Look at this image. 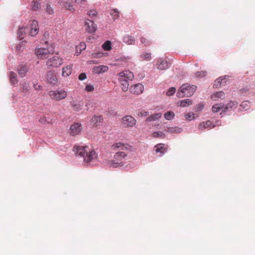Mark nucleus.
I'll list each match as a JSON object with an SVG mask.
<instances>
[{
	"instance_id": "f704fd0d",
	"label": "nucleus",
	"mask_w": 255,
	"mask_h": 255,
	"mask_svg": "<svg viewBox=\"0 0 255 255\" xmlns=\"http://www.w3.org/2000/svg\"><path fill=\"white\" fill-rule=\"evenodd\" d=\"M110 14L114 20L118 19L120 16V12L117 9H112Z\"/></svg>"
},
{
	"instance_id": "6e6552de",
	"label": "nucleus",
	"mask_w": 255,
	"mask_h": 255,
	"mask_svg": "<svg viewBox=\"0 0 255 255\" xmlns=\"http://www.w3.org/2000/svg\"><path fill=\"white\" fill-rule=\"evenodd\" d=\"M121 122L124 127L130 128L135 125L136 121L133 117L126 115L122 118Z\"/></svg>"
},
{
	"instance_id": "c756f323",
	"label": "nucleus",
	"mask_w": 255,
	"mask_h": 255,
	"mask_svg": "<svg viewBox=\"0 0 255 255\" xmlns=\"http://www.w3.org/2000/svg\"><path fill=\"white\" fill-rule=\"evenodd\" d=\"M224 104H217L214 105L212 108V111L214 113H217L219 112L220 110H224Z\"/></svg>"
},
{
	"instance_id": "2f4dec72",
	"label": "nucleus",
	"mask_w": 255,
	"mask_h": 255,
	"mask_svg": "<svg viewBox=\"0 0 255 255\" xmlns=\"http://www.w3.org/2000/svg\"><path fill=\"white\" fill-rule=\"evenodd\" d=\"M226 77L227 76H225L224 77H221L217 79L215 81V85L216 87L221 86L222 84H224L226 83Z\"/></svg>"
},
{
	"instance_id": "f257e3e1",
	"label": "nucleus",
	"mask_w": 255,
	"mask_h": 255,
	"mask_svg": "<svg viewBox=\"0 0 255 255\" xmlns=\"http://www.w3.org/2000/svg\"><path fill=\"white\" fill-rule=\"evenodd\" d=\"M112 149L113 150L118 151L114 155V159L109 161V165L111 167L114 168H116L119 166H123V163L122 162V160L124 159L127 156V154L125 151L131 150V146L127 143H124L120 142L113 144L112 146Z\"/></svg>"
},
{
	"instance_id": "37998d69",
	"label": "nucleus",
	"mask_w": 255,
	"mask_h": 255,
	"mask_svg": "<svg viewBox=\"0 0 255 255\" xmlns=\"http://www.w3.org/2000/svg\"><path fill=\"white\" fill-rule=\"evenodd\" d=\"M206 74H207V72L206 71H201L197 72L195 73V76L196 77L203 78V77H205L206 75Z\"/></svg>"
},
{
	"instance_id": "58836bf2",
	"label": "nucleus",
	"mask_w": 255,
	"mask_h": 255,
	"mask_svg": "<svg viewBox=\"0 0 255 255\" xmlns=\"http://www.w3.org/2000/svg\"><path fill=\"white\" fill-rule=\"evenodd\" d=\"M141 42L145 46H148L151 45V41L147 38L144 37H141L140 38Z\"/></svg>"
},
{
	"instance_id": "1a4fd4ad",
	"label": "nucleus",
	"mask_w": 255,
	"mask_h": 255,
	"mask_svg": "<svg viewBox=\"0 0 255 255\" xmlns=\"http://www.w3.org/2000/svg\"><path fill=\"white\" fill-rule=\"evenodd\" d=\"M45 79L48 84L53 86L57 85L58 84V81L56 74L53 71H48L46 73Z\"/></svg>"
},
{
	"instance_id": "09e8293b",
	"label": "nucleus",
	"mask_w": 255,
	"mask_h": 255,
	"mask_svg": "<svg viewBox=\"0 0 255 255\" xmlns=\"http://www.w3.org/2000/svg\"><path fill=\"white\" fill-rule=\"evenodd\" d=\"M148 113L147 112H146L145 111H141L138 112L137 115L139 117H146L148 115Z\"/></svg>"
},
{
	"instance_id": "423d86ee",
	"label": "nucleus",
	"mask_w": 255,
	"mask_h": 255,
	"mask_svg": "<svg viewBox=\"0 0 255 255\" xmlns=\"http://www.w3.org/2000/svg\"><path fill=\"white\" fill-rule=\"evenodd\" d=\"M53 53V49L52 47L47 48H37L35 50V53L39 59H46L48 57L49 54Z\"/></svg>"
},
{
	"instance_id": "7c9ffc66",
	"label": "nucleus",
	"mask_w": 255,
	"mask_h": 255,
	"mask_svg": "<svg viewBox=\"0 0 255 255\" xmlns=\"http://www.w3.org/2000/svg\"><path fill=\"white\" fill-rule=\"evenodd\" d=\"M121 86L122 90L124 92H126L128 91V80H121Z\"/></svg>"
},
{
	"instance_id": "39448f33",
	"label": "nucleus",
	"mask_w": 255,
	"mask_h": 255,
	"mask_svg": "<svg viewBox=\"0 0 255 255\" xmlns=\"http://www.w3.org/2000/svg\"><path fill=\"white\" fill-rule=\"evenodd\" d=\"M49 97L53 100L59 101L64 99L67 95V92L63 90H51L48 92Z\"/></svg>"
},
{
	"instance_id": "bf43d9fd",
	"label": "nucleus",
	"mask_w": 255,
	"mask_h": 255,
	"mask_svg": "<svg viewBox=\"0 0 255 255\" xmlns=\"http://www.w3.org/2000/svg\"><path fill=\"white\" fill-rule=\"evenodd\" d=\"M77 55L79 54V52L78 53V52H77Z\"/></svg>"
},
{
	"instance_id": "c85d7f7f",
	"label": "nucleus",
	"mask_w": 255,
	"mask_h": 255,
	"mask_svg": "<svg viewBox=\"0 0 255 255\" xmlns=\"http://www.w3.org/2000/svg\"><path fill=\"white\" fill-rule=\"evenodd\" d=\"M9 80L11 84L14 85L17 84V75L16 74L13 72H10L9 73Z\"/></svg>"
},
{
	"instance_id": "c03bdc74",
	"label": "nucleus",
	"mask_w": 255,
	"mask_h": 255,
	"mask_svg": "<svg viewBox=\"0 0 255 255\" xmlns=\"http://www.w3.org/2000/svg\"><path fill=\"white\" fill-rule=\"evenodd\" d=\"M167 131L168 132H172V133H174V132H177V133H179L181 131V129L180 128H169L167 130Z\"/></svg>"
},
{
	"instance_id": "0eeeda50",
	"label": "nucleus",
	"mask_w": 255,
	"mask_h": 255,
	"mask_svg": "<svg viewBox=\"0 0 255 255\" xmlns=\"http://www.w3.org/2000/svg\"><path fill=\"white\" fill-rule=\"evenodd\" d=\"M63 63V59L59 56L55 55L49 58L46 62V65L48 67L54 68L59 67Z\"/></svg>"
},
{
	"instance_id": "a18cd8bd",
	"label": "nucleus",
	"mask_w": 255,
	"mask_h": 255,
	"mask_svg": "<svg viewBox=\"0 0 255 255\" xmlns=\"http://www.w3.org/2000/svg\"><path fill=\"white\" fill-rule=\"evenodd\" d=\"M86 45L85 43H81L79 45L76 46V49L78 50L79 49L80 52L79 53L81 52V51L86 49Z\"/></svg>"
},
{
	"instance_id": "a19ab883",
	"label": "nucleus",
	"mask_w": 255,
	"mask_h": 255,
	"mask_svg": "<svg viewBox=\"0 0 255 255\" xmlns=\"http://www.w3.org/2000/svg\"><path fill=\"white\" fill-rule=\"evenodd\" d=\"M184 117L187 120L189 121L195 119L194 114L192 113L185 114Z\"/></svg>"
},
{
	"instance_id": "cd10ccee",
	"label": "nucleus",
	"mask_w": 255,
	"mask_h": 255,
	"mask_svg": "<svg viewBox=\"0 0 255 255\" xmlns=\"http://www.w3.org/2000/svg\"><path fill=\"white\" fill-rule=\"evenodd\" d=\"M211 124V122L210 121H207L206 122L201 123L199 125V128L203 130L206 128H210Z\"/></svg>"
},
{
	"instance_id": "13d9d810",
	"label": "nucleus",
	"mask_w": 255,
	"mask_h": 255,
	"mask_svg": "<svg viewBox=\"0 0 255 255\" xmlns=\"http://www.w3.org/2000/svg\"><path fill=\"white\" fill-rule=\"evenodd\" d=\"M95 55H97V57H100L101 55V54L100 53H98V54H95ZM94 57H96V56H94Z\"/></svg>"
},
{
	"instance_id": "5fc2aeb1",
	"label": "nucleus",
	"mask_w": 255,
	"mask_h": 255,
	"mask_svg": "<svg viewBox=\"0 0 255 255\" xmlns=\"http://www.w3.org/2000/svg\"><path fill=\"white\" fill-rule=\"evenodd\" d=\"M86 0H75L76 3L78 4H82L83 2L86 1Z\"/></svg>"
},
{
	"instance_id": "6e6d98bb",
	"label": "nucleus",
	"mask_w": 255,
	"mask_h": 255,
	"mask_svg": "<svg viewBox=\"0 0 255 255\" xmlns=\"http://www.w3.org/2000/svg\"><path fill=\"white\" fill-rule=\"evenodd\" d=\"M203 107H204V105L202 104H200V105H199L198 106V109L200 110L203 108Z\"/></svg>"
},
{
	"instance_id": "f8f14e48",
	"label": "nucleus",
	"mask_w": 255,
	"mask_h": 255,
	"mask_svg": "<svg viewBox=\"0 0 255 255\" xmlns=\"http://www.w3.org/2000/svg\"><path fill=\"white\" fill-rule=\"evenodd\" d=\"M143 89V85L139 83L131 86L129 91L131 93L137 95L142 93Z\"/></svg>"
},
{
	"instance_id": "7ed1b4c3",
	"label": "nucleus",
	"mask_w": 255,
	"mask_h": 255,
	"mask_svg": "<svg viewBox=\"0 0 255 255\" xmlns=\"http://www.w3.org/2000/svg\"><path fill=\"white\" fill-rule=\"evenodd\" d=\"M29 26L19 28L17 32L18 37L20 40L24 38V35L26 33L31 36L36 35L39 31L38 22L36 20H32L29 22Z\"/></svg>"
},
{
	"instance_id": "9d476101",
	"label": "nucleus",
	"mask_w": 255,
	"mask_h": 255,
	"mask_svg": "<svg viewBox=\"0 0 255 255\" xmlns=\"http://www.w3.org/2000/svg\"><path fill=\"white\" fill-rule=\"evenodd\" d=\"M118 76L119 82H121V80L131 81L134 78L133 74L128 70H126L119 73L118 74Z\"/></svg>"
},
{
	"instance_id": "4d7b16f0",
	"label": "nucleus",
	"mask_w": 255,
	"mask_h": 255,
	"mask_svg": "<svg viewBox=\"0 0 255 255\" xmlns=\"http://www.w3.org/2000/svg\"><path fill=\"white\" fill-rule=\"evenodd\" d=\"M34 88L36 89V90H38V89H40L41 88V86H39V85H34Z\"/></svg>"
},
{
	"instance_id": "bb28decb",
	"label": "nucleus",
	"mask_w": 255,
	"mask_h": 255,
	"mask_svg": "<svg viewBox=\"0 0 255 255\" xmlns=\"http://www.w3.org/2000/svg\"><path fill=\"white\" fill-rule=\"evenodd\" d=\"M30 7L32 10H37L40 8V4L39 1L33 0L31 3Z\"/></svg>"
},
{
	"instance_id": "79ce46f5",
	"label": "nucleus",
	"mask_w": 255,
	"mask_h": 255,
	"mask_svg": "<svg viewBox=\"0 0 255 255\" xmlns=\"http://www.w3.org/2000/svg\"><path fill=\"white\" fill-rule=\"evenodd\" d=\"M152 135L154 137L163 138L165 136L164 133L159 131L153 132Z\"/></svg>"
},
{
	"instance_id": "2eb2a0df",
	"label": "nucleus",
	"mask_w": 255,
	"mask_h": 255,
	"mask_svg": "<svg viewBox=\"0 0 255 255\" xmlns=\"http://www.w3.org/2000/svg\"><path fill=\"white\" fill-rule=\"evenodd\" d=\"M58 3L62 7H63L69 10L72 12L75 10L73 6L71 4L70 0H59Z\"/></svg>"
},
{
	"instance_id": "ea45409f",
	"label": "nucleus",
	"mask_w": 255,
	"mask_h": 255,
	"mask_svg": "<svg viewBox=\"0 0 255 255\" xmlns=\"http://www.w3.org/2000/svg\"><path fill=\"white\" fill-rule=\"evenodd\" d=\"M250 105V103L248 101H246L243 102L241 104L240 106L243 109H244L245 110H247V109H248L249 108Z\"/></svg>"
},
{
	"instance_id": "aec40b11",
	"label": "nucleus",
	"mask_w": 255,
	"mask_h": 255,
	"mask_svg": "<svg viewBox=\"0 0 255 255\" xmlns=\"http://www.w3.org/2000/svg\"><path fill=\"white\" fill-rule=\"evenodd\" d=\"M155 151L156 153H160L159 156H162L166 151V148L164 147V144L160 143L155 146Z\"/></svg>"
},
{
	"instance_id": "3c124183",
	"label": "nucleus",
	"mask_w": 255,
	"mask_h": 255,
	"mask_svg": "<svg viewBox=\"0 0 255 255\" xmlns=\"http://www.w3.org/2000/svg\"><path fill=\"white\" fill-rule=\"evenodd\" d=\"M39 122L42 124L49 123V122L47 121V119L45 117H42L40 118L39 120Z\"/></svg>"
},
{
	"instance_id": "8fccbe9b",
	"label": "nucleus",
	"mask_w": 255,
	"mask_h": 255,
	"mask_svg": "<svg viewBox=\"0 0 255 255\" xmlns=\"http://www.w3.org/2000/svg\"><path fill=\"white\" fill-rule=\"evenodd\" d=\"M87 76L85 73H82L80 74L78 77V79L80 81H82L86 79Z\"/></svg>"
},
{
	"instance_id": "e433bc0d",
	"label": "nucleus",
	"mask_w": 255,
	"mask_h": 255,
	"mask_svg": "<svg viewBox=\"0 0 255 255\" xmlns=\"http://www.w3.org/2000/svg\"><path fill=\"white\" fill-rule=\"evenodd\" d=\"M175 116L174 113L172 111H168L164 114V118L167 120H171Z\"/></svg>"
},
{
	"instance_id": "393cba45",
	"label": "nucleus",
	"mask_w": 255,
	"mask_h": 255,
	"mask_svg": "<svg viewBox=\"0 0 255 255\" xmlns=\"http://www.w3.org/2000/svg\"><path fill=\"white\" fill-rule=\"evenodd\" d=\"M30 86L28 83L24 82L20 84V90L22 92L26 94L28 92Z\"/></svg>"
},
{
	"instance_id": "f03ea898",
	"label": "nucleus",
	"mask_w": 255,
	"mask_h": 255,
	"mask_svg": "<svg viewBox=\"0 0 255 255\" xmlns=\"http://www.w3.org/2000/svg\"><path fill=\"white\" fill-rule=\"evenodd\" d=\"M74 150L76 151V154L79 155L84 158V161L89 163L97 158V154L92 148L88 146H74Z\"/></svg>"
},
{
	"instance_id": "4468645a",
	"label": "nucleus",
	"mask_w": 255,
	"mask_h": 255,
	"mask_svg": "<svg viewBox=\"0 0 255 255\" xmlns=\"http://www.w3.org/2000/svg\"><path fill=\"white\" fill-rule=\"evenodd\" d=\"M61 75L63 77H69L73 71V64L67 65L64 66L62 69Z\"/></svg>"
},
{
	"instance_id": "dca6fc26",
	"label": "nucleus",
	"mask_w": 255,
	"mask_h": 255,
	"mask_svg": "<svg viewBox=\"0 0 255 255\" xmlns=\"http://www.w3.org/2000/svg\"><path fill=\"white\" fill-rule=\"evenodd\" d=\"M86 29L89 33H92L96 31L97 29L96 25L94 22L90 20H86L85 21Z\"/></svg>"
},
{
	"instance_id": "c9c22d12",
	"label": "nucleus",
	"mask_w": 255,
	"mask_h": 255,
	"mask_svg": "<svg viewBox=\"0 0 255 255\" xmlns=\"http://www.w3.org/2000/svg\"><path fill=\"white\" fill-rule=\"evenodd\" d=\"M140 58L143 60H150L151 58V53L144 52L141 54L140 56Z\"/></svg>"
},
{
	"instance_id": "864d4df0",
	"label": "nucleus",
	"mask_w": 255,
	"mask_h": 255,
	"mask_svg": "<svg viewBox=\"0 0 255 255\" xmlns=\"http://www.w3.org/2000/svg\"><path fill=\"white\" fill-rule=\"evenodd\" d=\"M46 11L48 13L51 14L53 12V9L51 8V7L49 5H47V8H46Z\"/></svg>"
},
{
	"instance_id": "473e14b6",
	"label": "nucleus",
	"mask_w": 255,
	"mask_h": 255,
	"mask_svg": "<svg viewBox=\"0 0 255 255\" xmlns=\"http://www.w3.org/2000/svg\"><path fill=\"white\" fill-rule=\"evenodd\" d=\"M178 104H179V106L181 107H185L191 105L192 101L190 99H187L180 101Z\"/></svg>"
},
{
	"instance_id": "f3484780",
	"label": "nucleus",
	"mask_w": 255,
	"mask_h": 255,
	"mask_svg": "<svg viewBox=\"0 0 255 255\" xmlns=\"http://www.w3.org/2000/svg\"><path fill=\"white\" fill-rule=\"evenodd\" d=\"M109 69L108 66L105 65H100L95 66L93 68V72L95 74H100L107 72Z\"/></svg>"
},
{
	"instance_id": "412c9836",
	"label": "nucleus",
	"mask_w": 255,
	"mask_h": 255,
	"mask_svg": "<svg viewBox=\"0 0 255 255\" xmlns=\"http://www.w3.org/2000/svg\"><path fill=\"white\" fill-rule=\"evenodd\" d=\"M238 106V103L235 101H231L230 103L227 104L226 106L224 105V108L223 110L224 112H226L228 110L234 109Z\"/></svg>"
},
{
	"instance_id": "ddd939ff",
	"label": "nucleus",
	"mask_w": 255,
	"mask_h": 255,
	"mask_svg": "<svg viewBox=\"0 0 255 255\" xmlns=\"http://www.w3.org/2000/svg\"><path fill=\"white\" fill-rule=\"evenodd\" d=\"M81 125L79 123H74L71 126L70 128V133L72 135L78 134L81 131Z\"/></svg>"
},
{
	"instance_id": "a878e982",
	"label": "nucleus",
	"mask_w": 255,
	"mask_h": 255,
	"mask_svg": "<svg viewBox=\"0 0 255 255\" xmlns=\"http://www.w3.org/2000/svg\"><path fill=\"white\" fill-rule=\"evenodd\" d=\"M161 116L162 114L160 113L155 114L148 117L146 119V121L148 122L154 121L160 119L161 117Z\"/></svg>"
},
{
	"instance_id": "6ab92c4d",
	"label": "nucleus",
	"mask_w": 255,
	"mask_h": 255,
	"mask_svg": "<svg viewBox=\"0 0 255 255\" xmlns=\"http://www.w3.org/2000/svg\"><path fill=\"white\" fill-rule=\"evenodd\" d=\"M103 121V118L102 116H94L92 118L91 122L93 126L97 127L99 126L100 123H102Z\"/></svg>"
},
{
	"instance_id": "49530a36",
	"label": "nucleus",
	"mask_w": 255,
	"mask_h": 255,
	"mask_svg": "<svg viewBox=\"0 0 255 255\" xmlns=\"http://www.w3.org/2000/svg\"><path fill=\"white\" fill-rule=\"evenodd\" d=\"M85 90L86 91H87L88 92H92L94 90V87L93 85L90 84L87 85L85 87Z\"/></svg>"
},
{
	"instance_id": "a211bd4d",
	"label": "nucleus",
	"mask_w": 255,
	"mask_h": 255,
	"mask_svg": "<svg viewBox=\"0 0 255 255\" xmlns=\"http://www.w3.org/2000/svg\"><path fill=\"white\" fill-rule=\"evenodd\" d=\"M28 71V68L26 65H20L17 68L18 75L22 78L25 76Z\"/></svg>"
},
{
	"instance_id": "de8ad7c7",
	"label": "nucleus",
	"mask_w": 255,
	"mask_h": 255,
	"mask_svg": "<svg viewBox=\"0 0 255 255\" xmlns=\"http://www.w3.org/2000/svg\"><path fill=\"white\" fill-rule=\"evenodd\" d=\"M176 91V89L174 87L170 88L166 93V95L168 96L173 95Z\"/></svg>"
},
{
	"instance_id": "9b49d317",
	"label": "nucleus",
	"mask_w": 255,
	"mask_h": 255,
	"mask_svg": "<svg viewBox=\"0 0 255 255\" xmlns=\"http://www.w3.org/2000/svg\"><path fill=\"white\" fill-rule=\"evenodd\" d=\"M131 61V57L129 56H124L117 58L115 60L116 63L114 64L115 66H125Z\"/></svg>"
},
{
	"instance_id": "4c0bfd02",
	"label": "nucleus",
	"mask_w": 255,
	"mask_h": 255,
	"mask_svg": "<svg viewBox=\"0 0 255 255\" xmlns=\"http://www.w3.org/2000/svg\"><path fill=\"white\" fill-rule=\"evenodd\" d=\"M103 48L106 51L111 49V42L110 41H106L102 45Z\"/></svg>"
},
{
	"instance_id": "20e7f679",
	"label": "nucleus",
	"mask_w": 255,
	"mask_h": 255,
	"mask_svg": "<svg viewBox=\"0 0 255 255\" xmlns=\"http://www.w3.org/2000/svg\"><path fill=\"white\" fill-rule=\"evenodd\" d=\"M196 88L197 87L195 85L190 86L188 84H183L180 88V91L177 92V96L179 98L190 97L194 94Z\"/></svg>"
},
{
	"instance_id": "72a5a7b5",
	"label": "nucleus",
	"mask_w": 255,
	"mask_h": 255,
	"mask_svg": "<svg viewBox=\"0 0 255 255\" xmlns=\"http://www.w3.org/2000/svg\"><path fill=\"white\" fill-rule=\"evenodd\" d=\"M71 106L73 110L76 111H79L82 109V104L80 102H73L71 103Z\"/></svg>"
},
{
	"instance_id": "4be33fe9",
	"label": "nucleus",
	"mask_w": 255,
	"mask_h": 255,
	"mask_svg": "<svg viewBox=\"0 0 255 255\" xmlns=\"http://www.w3.org/2000/svg\"><path fill=\"white\" fill-rule=\"evenodd\" d=\"M169 65V63H168L166 61H164L162 59H160L159 63L157 64V69L160 70H165L168 68Z\"/></svg>"
},
{
	"instance_id": "b1692460",
	"label": "nucleus",
	"mask_w": 255,
	"mask_h": 255,
	"mask_svg": "<svg viewBox=\"0 0 255 255\" xmlns=\"http://www.w3.org/2000/svg\"><path fill=\"white\" fill-rule=\"evenodd\" d=\"M123 41L127 44H133L135 42L134 38L131 35H126L123 38Z\"/></svg>"
},
{
	"instance_id": "5701e85b",
	"label": "nucleus",
	"mask_w": 255,
	"mask_h": 255,
	"mask_svg": "<svg viewBox=\"0 0 255 255\" xmlns=\"http://www.w3.org/2000/svg\"><path fill=\"white\" fill-rule=\"evenodd\" d=\"M225 93L222 91L217 92L211 95V98L214 101L218 100L219 99H223Z\"/></svg>"
},
{
	"instance_id": "603ef678",
	"label": "nucleus",
	"mask_w": 255,
	"mask_h": 255,
	"mask_svg": "<svg viewBox=\"0 0 255 255\" xmlns=\"http://www.w3.org/2000/svg\"><path fill=\"white\" fill-rule=\"evenodd\" d=\"M88 14L90 16H95L97 14V11L95 10H90L88 12Z\"/></svg>"
}]
</instances>
